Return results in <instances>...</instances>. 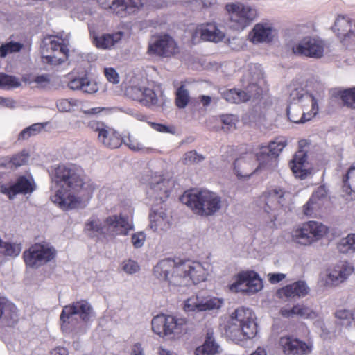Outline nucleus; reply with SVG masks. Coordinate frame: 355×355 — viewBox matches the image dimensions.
I'll return each instance as SVG.
<instances>
[{
    "mask_svg": "<svg viewBox=\"0 0 355 355\" xmlns=\"http://www.w3.org/2000/svg\"><path fill=\"white\" fill-rule=\"evenodd\" d=\"M51 201L62 210L84 207L83 198H91L95 185L84 170L76 164H62L53 173Z\"/></svg>",
    "mask_w": 355,
    "mask_h": 355,
    "instance_id": "1",
    "label": "nucleus"
},
{
    "mask_svg": "<svg viewBox=\"0 0 355 355\" xmlns=\"http://www.w3.org/2000/svg\"><path fill=\"white\" fill-rule=\"evenodd\" d=\"M153 274L157 279L167 282L171 288L174 290L206 279V272L202 266L189 260L175 261L172 259H162L154 267Z\"/></svg>",
    "mask_w": 355,
    "mask_h": 355,
    "instance_id": "2",
    "label": "nucleus"
},
{
    "mask_svg": "<svg viewBox=\"0 0 355 355\" xmlns=\"http://www.w3.org/2000/svg\"><path fill=\"white\" fill-rule=\"evenodd\" d=\"M91 304L80 300L63 307L60 319L62 332L72 337L84 334L94 318Z\"/></svg>",
    "mask_w": 355,
    "mask_h": 355,
    "instance_id": "3",
    "label": "nucleus"
},
{
    "mask_svg": "<svg viewBox=\"0 0 355 355\" xmlns=\"http://www.w3.org/2000/svg\"><path fill=\"white\" fill-rule=\"evenodd\" d=\"M225 330L226 338L237 344L252 339L258 331L252 311L243 306L236 309L230 313Z\"/></svg>",
    "mask_w": 355,
    "mask_h": 355,
    "instance_id": "4",
    "label": "nucleus"
},
{
    "mask_svg": "<svg viewBox=\"0 0 355 355\" xmlns=\"http://www.w3.org/2000/svg\"><path fill=\"white\" fill-rule=\"evenodd\" d=\"M263 78L261 66L250 64L241 78L243 89H231L223 92V98L232 103H245L250 99H257L262 94L259 83Z\"/></svg>",
    "mask_w": 355,
    "mask_h": 355,
    "instance_id": "5",
    "label": "nucleus"
},
{
    "mask_svg": "<svg viewBox=\"0 0 355 355\" xmlns=\"http://www.w3.org/2000/svg\"><path fill=\"white\" fill-rule=\"evenodd\" d=\"M134 226L129 217L120 214L107 217L103 223L96 217H91L85 225V230L90 237L101 236H125Z\"/></svg>",
    "mask_w": 355,
    "mask_h": 355,
    "instance_id": "6",
    "label": "nucleus"
},
{
    "mask_svg": "<svg viewBox=\"0 0 355 355\" xmlns=\"http://www.w3.org/2000/svg\"><path fill=\"white\" fill-rule=\"evenodd\" d=\"M180 201L201 216L213 215L220 208V198L216 193L206 189H191L185 191Z\"/></svg>",
    "mask_w": 355,
    "mask_h": 355,
    "instance_id": "7",
    "label": "nucleus"
},
{
    "mask_svg": "<svg viewBox=\"0 0 355 355\" xmlns=\"http://www.w3.org/2000/svg\"><path fill=\"white\" fill-rule=\"evenodd\" d=\"M151 324L155 334L170 338L179 337L187 329V321L184 318L164 314L154 317Z\"/></svg>",
    "mask_w": 355,
    "mask_h": 355,
    "instance_id": "8",
    "label": "nucleus"
},
{
    "mask_svg": "<svg viewBox=\"0 0 355 355\" xmlns=\"http://www.w3.org/2000/svg\"><path fill=\"white\" fill-rule=\"evenodd\" d=\"M225 9L229 16L230 28L238 31L244 30L258 15L254 8L241 3H227Z\"/></svg>",
    "mask_w": 355,
    "mask_h": 355,
    "instance_id": "9",
    "label": "nucleus"
},
{
    "mask_svg": "<svg viewBox=\"0 0 355 355\" xmlns=\"http://www.w3.org/2000/svg\"><path fill=\"white\" fill-rule=\"evenodd\" d=\"M55 249L49 243H35L24 251L23 257L27 266L37 268L53 260Z\"/></svg>",
    "mask_w": 355,
    "mask_h": 355,
    "instance_id": "10",
    "label": "nucleus"
},
{
    "mask_svg": "<svg viewBox=\"0 0 355 355\" xmlns=\"http://www.w3.org/2000/svg\"><path fill=\"white\" fill-rule=\"evenodd\" d=\"M263 282L257 272L250 270L239 273L235 282L229 286L232 292L252 295L263 288Z\"/></svg>",
    "mask_w": 355,
    "mask_h": 355,
    "instance_id": "11",
    "label": "nucleus"
},
{
    "mask_svg": "<svg viewBox=\"0 0 355 355\" xmlns=\"http://www.w3.org/2000/svg\"><path fill=\"white\" fill-rule=\"evenodd\" d=\"M88 127L98 133V141L106 148L115 149L123 143L120 134L102 121H90Z\"/></svg>",
    "mask_w": 355,
    "mask_h": 355,
    "instance_id": "12",
    "label": "nucleus"
},
{
    "mask_svg": "<svg viewBox=\"0 0 355 355\" xmlns=\"http://www.w3.org/2000/svg\"><path fill=\"white\" fill-rule=\"evenodd\" d=\"M178 52L174 39L168 34L153 37L148 43L147 53L150 55L169 58Z\"/></svg>",
    "mask_w": 355,
    "mask_h": 355,
    "instance_id": "13",
    "label": "nucleus"
},
{
    "mask_svg": "<svg viewBox=\"0 0 355 355\" xmlns=\"http://www.w3.org/2000/svg\"><path fill=\"white\" fill-rule=\"evenodd\" d=\"M258 160L257 155L252 153H245L239 157L234 158L233 162V171L237 178L249 179L254 173L264 168L263 163L259 162V166L254 169V166Z\"/></svg>",
    "mask_w": 355,
    "mask_h": 355,
    "instance_id": "14",
    "label": "nucleus"
},
{
    "mask_svg": "<svg viewBox=\"0 0 355 355\" xmlns=\"http://www.w3.org/2000/svg\"><path fill=\"white\" fill-rule=\"evenodd\" d=\"M327 232V227L317 221H309L293 233L294 240L302 245H309L322 237Z\"/></svg>",
    "mask_w": 355,
    "mask_h": 355,
    "instance_id": "15",
    "label": "nucleus"
},
{
    "mask_svg": "<svg viewBox=\"0 0 355 355\" xmlns=\"http://www.w3.org/2000/svg\"><path fill=\"white\" fill-rule=\"evenodd\" d=\"M331 28L344 46H355L354 19L347 15H338Z\"/></svg>",
    "mask_w": 355,
    "mask_h": 355,
    "instance_id": "16",
    "label": "nucleus"
},
{
    "mask_svg": "<svg viewBox=\"0 0 355 355\" xmlns=\"http://www.w3.org/2000/svg\"><path fill=\"white\" fill-rule=\"evenodd\" d=\"M99 5L110 12L124 17L133 13L143 5L142 0H96Z\"/></svg>",
    "mask_w": 355,
    "mask_h": 355,
    "instance_id": "17",
    "label": "nucleus"
},
{
    "mask_svg": "<svg viewBox=\"0 0 355 355\" xmlns=\"http://www.w3.org/2000/svg\"><path fill=\"white\" fill-rule=\"evenodd\" d=\"M292 51L297 55L320 58L323 55L324 43L318 38L306 36L293 45Z\"/></svg>",
    "mask_w": 355,
    "mask_h": 355,
    "instance_id": "18",
    "label": "nucleus"
},
{
    "mask_svg": "<svg viewBox=\"0 0 355 355\" xmlns=\"http://www.w3.org/2000/svg\"><path fill=\"white\" fill-rule=\"evenodd\" d=\"M173 185V181L169 179L156 175L152 178L146 194L150 200L159 205L168 198Z\"/></svg>",
    "mask_w": 355,
    "mask_h": 355,
    "instance_id": "19",
    "label": "nucleus"
},
{
    "mask_svg": "<svg viewBox=\"0 0 355 355\" xmlns=\"http://www.w3.org/2000/svg\"><path fill=\"white\" fill-rule=\"evenodd\" d=\"M222 304L220 299L217 297L202 298L197 295L187 299L184 302V310L186 312H199L219 309Z\"/></svg>",
    "mask_w": 355,
    "mask_h": 355,
    "instance_id": "20",
    "label": "nucleus"
},
{
    "mask_svg": "<svg viewBox=\"0 0 355 355\" xmlns=\"http://www.w3.org/2000/svg\"><path fill=\"white\" fill-rule=\"evenodd\" d=\"M286 146V140L283 137H277L271 141L267 146H263L261 151L257 154L259 162L263 163L264 167L266 166V160L270 161L275 166L277 165V158L280 153Z\"/></svg>",
    "mask_w": 355,
    "mask_h": 355,
    "instance_id": "21",
    "label": "nucleus"
},
{
    "mask_svg": "<svg viewBox=\"0 0 355 355\" xmlns=\"http://www.w3.org/2000/svg\"><path fill=\"white\" fill-rule=\"evenodd\" d=\"M286 146V140L283 137H277L271 141L267 146H263L261 151L257 154L259 162L263 163L264 167L266 166V160L270 161L275 166L277 165V158L280 153Z\"/></svg>",
    "mask_w": 355,
    "mask_h": 355,
    "instance_id": "22",
    "label": "nucleus"
},
{
    "mask_svg": "<svg viewBox=\"0 0 355 355\" xmlns=\"http://www.w3.org/2000/svg\"><path fill=\"white\" fill-rule=\"evenodd\" d=\"M35 189V185L33 181H31L24 175L19 176L16 182L11 185H1V192L8 196L10 199H13L17 194L31 193Z\"/></svg>",
    "mask_w": 355,
    "mask_h": 355,
    "instance_id": "23",
    "label": "nucleus"
},
{
    "mask_svg": "<svg viewBox=\"0 0 355 355\" xmlns=\"http://www.w3.org/2000/svg\"><path fill=\"white\" fill-rule=\"evenodd\" d=\"M279 345L286 354L306 355L311 352L312 345L293 336H284L279 340Z\"/></svg>",
    "mask_w": 355,
    "mask_h": 355,
    "instance_id": "24",
    "label": "nucleus"
},
{
    "mask_svg": "<svg viewBox=\"0 0 355 355\" xmlns=\"http://www.w3.org/2000/svg\"><path fill=\"white\" fill-rule=\"evenodd\" d=\"M288 101V105L291 106H295L297 103H300L303 107L310 103L312 116H315L318 112L319 108L317 100L312 94L302 87L291 89Z\"/></svg>",
    "mask_w": 355,
    "mask_h": 355,
    "instance_id": "25",
    "label": "nucleus"
},
{
    "mask_svg": "<svg viewBox=\"0 0 355 355\" xmlns=\"http://www.w3.org/2000/svg\"><path fill=\"white\" fill-rule=\"evenodd\" d=\"M67 83V87L73 91H80L83 93L92 94L98 92L97 83L87 76H74L69 75Z\"/></svg>",
    "mask_w": 355,
    "mask_h": 355,
    "instance_id": "26",
    "label": "nucleus"
},
{
    "mask_svg": "<svg viewBox=\"0 0 355 355\" xmlns=\"http://www.w3.org/2000/svg\"><path fill=\"white\" fill-rule=\"evenodd\" d=\"M128 94L134 101H139L143 105L150 107L158 103V98L155 91L148 87H131Z\"/></svg>",
    "mask_w": 355,
    "mask_h": 355,
    "instance_id": "27",
    "label": "nucleus"
},
{
    "mask_svg": "<svg viewBox=\"0 0 355 355\" xmlns=\"http://www.w3.org/2000/svg\"><path fill=\"white\" fill-rule=\"evenodd\" d=\"M149 217L150 228L155 232L166 231L171 225V216L162 207H153Z\"/></svg>",
    "mask_w": 355,
    "mask_h": 355,
    "instance_id": "28",
    "label": "nucleus"
},
{
    "mask_svg": "<svg viewBox=\"0 0 355 355\" xmlns=\"http://www.w3.org/2000/svg\"><path fill=\"white\" fill-rule=\"evenodd\" d=\"M273 28L267 23H258L248 34V40L254 44L268 43L273 39Z\"/></svg>",
    "mask_w": 355,
    "mask_h": 355,
    "instance_id": "29",
    "label": "nucleus"
},
{
    "mask_svg": "<svg viewBox=\"0 0 355 355\" xmlns=\"http://www.w3.org/2000/svg\"><path fill=\"white\" fill-rule=\"evenodd\" d=\"M327 199V191L324 186H320L313 193L307 203L304 206V213L306 216H312L319 211Z\"/></svg>",
    "mask_w": 355,
    "mask_h": 355,
    "instance_id": "30",
    "label": "nucleus"
},
{
    "mask_svg": "<svg viewBox=\"0 0 355 355\" xmlns=\"http://www.w3.org/2000/svg\"><path fill=\"white\" fill-rule=\"evenodd\" d=\"M309 288L305 282L299 280L293 284H288L277 291V295L279 297H303L309 292Z\"/></svg>",
    "mask_w": 355,
    "mask_h": 355,
    "instance_id": "31",
    "label": "nucleus"
},
{
    "mask_svg": "<svg viewBox=\"0 0 355 355\" xmlns=\"http://www.w3.org/2000/svg\"><path fill=\"white\" fill-rule=\"evenodd\" d=\"M123 35V33L122 31L94 35L93 42L98 49H109L118 44L121 40Z\"/></svg>",
    "mask_w": 355,
    "mask_h": 355,
    "instance_id": "32",
    "label": "nucleus"
},
{
    "mask_svg": "<svg viewBox=\"0 0 355 355\" xmlns=\"http://www.w3.org/2000/svg\"><path fill=\"white\" fill-rule=\"evenodd\" d=\"M196 35H200L203 40L217 42L222 38L221 32L214 23H207L198 26L195 32Z\"/></svg>",
    "mask_w": 355,
    "mask_h": 355,
    "instance_id": "33",
    "label": "nucleus"
},
{
    "mask_svg": "<svg viewBox=\"0 0 355 355\" xmlns=\"http://www.w3.org/2000/svg\"><path fill=\"white\" fill-rule=\"evenodd\" d=\"M17 310L15 305L0 297V319L12 326L17 320Z\"/></svg>",
    "mask_w": 355,
    "mask_h": 355,
    "instance_id": "34",
    "label": "nucleus"
},
{
    "mask_svg": "<svg viewBox=\"0 0 355 355\" xmlns=\"http://www.w3.org/2000/svg\"><path fill=\"white\" fill-rule=\"evenodd\" d=\"M353 268L350 265L341 263L336 265L332 270L327 274V281L334 284H338L345 280L352 274Z\"/></svg>",
    "mask_w": 355,
    "mask_h": 355,
    "instance_id": "35",
    "label": "nucleus"
},
{
    "mask_svg": "<svg viewBox=\"0 0 355 355\" xmlns=\"http://www.w3.org/2000/svg\"><path fill=\"white\" fill-rule=\"evenodd\" d=\"M306 154L303 151L297 152L290 162V167L295 177L304 179L308 174L304 165L306 161Z\"/></svg>",
    "mask_w": 355,
    "mask_h": 355,
    "instance_id": "36",
    "label": "nucleus"
},
{
    "mask_svg": "<svg viewBox=\"0 0 355 355\" xmlns=\"http://www.w3.org/2000/svg\"><path fill=\"white\" fill-rule=\"evenodd\" d=\"M44 47L42 49V53H44L45 50L49 51V50L53 53L68 55L69 49L67 46L62 42H59L55 37L48 36L43 40Z\"/></svg>",
    "mask_w": 355,
    "mask_h": 355,
    "instance_id": "37",
    "label": "nucleus"
},
{
    "mask_svg": "<svg viewBox=\"0 0 355 355\" xmlns=\"http://www.w3.org/2000/svg\"><path fill=\"white\" fill-rule=\"evenodd\" d=\"M218 347L219 345L216 343L213 333L208 331L204 344L195 349L194 355H214L218 352Z\"/></svg>",
    "mask_w": 355,
    "mask_h": 355,
    "instance_id": "38",
    "label": "nucleus"
},
{
    "mask_svg": "<svg viewBox=\"0 0 355 355\" xmlns=\"http://www.w3.org/2000/svg\"><path fill=\"white\" fill-rule=\"evenodd\" d=\"M287 116L288 119L296 123H303L309 120L315 116H312L311 110L309 112L306 113L303 112L301 113L300 110H297L295 106L288 105L286 109Z\"/></svg>",
    "mask_w": 355,
    "mask_h": 355,
    "instance_id": "39",
    "label": "nucleus"
},
{
    "mask_svg": "<svg viewBox=\"0 0 355 355\" xmlns=\"http://www.w3.org/2000/svg\"><path fill=\"white\" fill-rule=\"evenodd\" d=\"M337 248L340 252L343 254L353 253L355 252V234H349L345 238H342Z\"/></svg>",
    "mask_w": 355,
    "mask_h": 355,
    "instance_id": "40",
    "label": "nucleus"
},
{
    "mask_svg": "<svg viewBox=\"0 0 355 355\" xmlns=\"http://www.w3.org/2000/svg\"><path fill=\"white\" fill-rule=\"evenodd\" d=\"M47 123H36L24 128L19 135V140H26L38 135L46 126Z\"/></svg>",
    "mask_w": 355,
    "mask_h": 355,
    "instance_id": "41",
    "label": "nucleus"
},
{
    "mask_svg": "<svg viewBox=\"0 0 355 355\" xmlns=\"http://www.w3.org/2000/svg\"><path fill=\"white\" fill-rule=\"evenodd\" d=\"M336 95L339 96L343 104L347 107L355 108V87L338 91Z\"/></svg>",
    "mask_w": 355,
    "mask_h": 355,
    "instance_id": "42",
    "label": "nucleus"
},
{
    "mask_svg": "<svg viewBox=\"0 0 355 355\" xmlns=\"http://www.w3.org/2000/svg\"><path fill=\"white\" fill-rule=\"evenodd\" d=\"M79 101L76 98H60L56 101V107L60 112H71L78 105Z\"/></svg>",
    "mask_w": 355,
    "mask_h": 355,
    "instance_id": "43",
    "label": "nucleus"
},
{
    "mask_svg": "<svg viewBox=\"0 0 355 355\" xmlns=\"http://www.w3.org/2000/svg\"><path fill=\"white\" fill-rule=\"evenodd\" d=\"M175 104L178 107L183 109L187 107L189 102L190 96L189 91L184 85H181L178 88L175 93Z\"/></svg>",
    "mask_w": 355,
    "mask_h": 355,
    "instance_id": "44",
    "label": "nucleus"
},
{
    "mask_svg": "<svg viewBox=\"0 0 355 355\" xmlns=\"http://www.w3.org/2000/svg\"><path fill=\"white\" fill-rule=\"evenodd\" d=\"M21 250V244L3 243L0 250V252L6 256L17 257L19 254Z\"/></svg>",
    "mask_w": 355,
    "mask_h": 355,
    "instance_id": "45",
    "label": "nucleus"
},
{
    "mask_svg": "<svg viewBox=\"0 0 355 355\" xmlns=\"http://www.w3.org/2000/svg\"><path fill=\"white\" fill-rule=\"evenodd\" d=\"M21 85V83L15 76L0 73V87L1 88H16Z\"/></svg>",
    "mask_w": 355,
    "mask_h": 355,
    "instance_id": "46",
    "label": "nucleus"
},
{
    "mask_svg": "<svg viewBox=\"0 0 355 355\" xmlns=\"http://www.w3.org/2000/svg\"><path fill=\"white\" fill-rule=\"evenodd\" d=\"M22 45L19 42H10L3 44L0 47V56L5 58L9 53L19 51Z\"/></svg>",
    "mask_w": 355,
    "mask_h": 355,
    "instance_id": "47",
    "label": "nucleus"
},
{
    "mask_svg": "<svg viewBox=\"0 0 355 355\" xmlns=\"http://www.w3.org/2000/svg\"><path fill=\"white\" fill-rule=\"evenodd\" d=\"M318 313L310 307L303 304H298L297 316L304 318L314 320L318 317Z\"/></svg>",
    "mask_w": 355,
    "mask_h": 355,
    "instance_id": "48",
    "label": "nucleus"
},
{
    "mask_svg": "<svg viewBox=\"0 0 355 355\" xmlns=\"http://www.w3.org/2000/svg\"><path fill=\"white\" fill-rule=\"evenodd\" d=\"M204 159L205 157L202 155L197 153L196 150H191L184 154L183 163L187 165H190L199 163L204 160Z\"/></svg>",
    "mask_w": 355,
    "mask_h": 355,
    "instance_id": "49",
    "label": "nucleus"
},
{
    "mask_svg": "<svg viewBox=\"0 0 355 355\" xmlns=\"http://www.w3.org/2000/svg\"><path fill=\"white\" fill-rule=\"evenodd\" d=\"M57 53L44 55H42V62L47 63L51 65L56 66L63 63L67 59L68 55H62L60 57H58Z\"/></svg>",
    "mask_w": 355,
    "mask_h": 355,
    "instance_id": "50",
    "label": "nucleus"
},
{
    "mask_svg": "<svg viewBox=\"0 0 355 355\" xmlns=\"http://www.w3.org/2000/svg\"><path fill=\"white\" fill-rule=\"evenodd\" d=\"M123 143L133 151L145 150L148 151V148H145L143 144L137 139L128 136L126 139H122Z\"/></svg>",
    "mask_w": 355,
    "mask_h": 355,
    "instance_id": "51",
    "label": "nucleus"
},
{
    "mask_svg": "<svg viewBox=\"0 0 355 355\" xmlns=\"http://www.w3.org/2000/svg\"><path fill=\"white\" fill-rule=\"evenodd\" d=\"M140 269L138 263L132 259L125 260L122 263V270L129 275H132L138 272Z\"/></svg>",
    "mask_w": 355,
    "mask_h": 355,
    "instance_id": "52",
    "label": "nucleus"
},
{
    "mask_svg": "<svg viewBox=\"0 0 355 355\" xmlns=\"http://www.w3.org/2000/svg\"><path fill=\"white\" fill-rule=\"evenodd\" d=\"M146 241V234L141 231L132 234L131 242L135 248H141Z\"/></svg>",
    "mask_w": 355,
    "mask_h": 355,
    "instance_id": "53",
    "label": "nucleus"
},
{
    "mask_svg": "<svg viewBox=\"0 0 355 355\" xmlns=\"http://www.w3.org/2000/svg\"><path fill=\"white\" fill-rule=\"evenodd\" d=\"M352 175H355V168L351 167L343 179V191L347 193H350L352 191L351 186L348 182Z\"/></svg>",
    "mask_w": 355,
    "mask_h": 355,
    "instance_id": "54",
    "label": "nucleus"
},
{
    "mask_svg": "<svg viewBox=\"0 0 355 355\" xmlns=\"http://www.w3.org/2000/svg\"><path fill=\"white\" fill-rule=\"evenodd\" d=\"M237 119L234 115H223V130L226 128L228 130L236 129Z\"/></svg>",
    "mask_w": 355,
    "mask_h": 355,
    "instance_id": "55",
    "label": "nucleus"
},
{
    "mask_svg": "<svg viewBox=\"0 0 355 355\" xmlns=\"http://www.w3.org/2000/svg\"><path fill=\"white\" fill-rule=\"evenodd\" d=\"M104 74L109 82L113 84L119 83V76L118 73L114 68H105Z\"/></svg>",
    "mask_w": 355,
    "mask_h": 355,
    "instance_id": "56",
    "label": "nucleus"
},
{
    "mask_svg": "<svg viewBox=\"0 0 355 355\" xmlns=\"http://www.w3.org/2000/svg\"><path fill=\"white\" fill-rule=\"evenodd\" d=\"M334 315L338 320H347L350 322L353 317V311L339 309L335 312Z\"/></svg>",
    "mask_w": 355,
    "mask_h": 355,
    "instance_id": "57",
    "label": "nucleus"
},
{
    "mask_svg": "<svg viewBox=\"0 0 355 355\" xmlns=\"http://www.w3.org/2000/svg\"><path fill=\"white\" fill-rule=\"evenodd\" d=\"M217 3V0H193L192 3L194 6L200 9H207L213 7Z\"/></svg>",
    "mask_w": 355,
    "mask_h": 355,
    "instance_id": "58",
    "label": "nucleus"
},
{
    "mask_svg": "<svg viewBox=\"0 0 355 355\" xmlns=\"http://www.w3.org/2000/svg\"><path fill=\"white\" fill-rule=\"evenodd\" d=\"M27 157L24 154H18L12 157L10 162L16 167L25 164L27 162Z\"/></svg>",
    "mask_w": 355,
    "mask_h": 355,
    "instance_id": "59",
    "label": "nucleus"
},
{
    "mask_svg": "<svg viewBox=\"0 0 355 355\" xmlns=\"http://www.w3.org/2000/svg\"><path fill=\"white\" fill-rule=\"evenodd\" d=\"M153 128L159 132L172 134L175 133V128L173 127L167 126L163 124L153 123Z\"/></svg>",
    "mask_w": 355,
    "mask_h": 355,
    "instance_id": "60",
    "label": "nucleus"
},
{
    "mask_svg": "<svg viewBox=\"0 0 355 355\" xmlns=\"http://www.w3.org/2000/svg\"><path fill=\"white\" fill-rule=\"evenodd\" d=\"M33 81L41 87H46L50 83L49 76L48 74L37 76Z\"/></svg>",
    "mask_w": 355,
    "mask_h": 355,
    "instance_id": "61",
    "label": "nucleus"
},
{
    "mask_svg": "<svg viewBox=\"0 0 355 355\" xmlns=\"http://www.w3.org/2000/svg\"><path fill=\"white\" fill-rule=\"evenodd\" d=\"M268 280L271 284H277L286 277V275L280 272L268 274Z\"/></svg>",
    "mask_w": 355,
    "mask_h": 355,
    "instance_id": "62",
    "label": "nucleus"
},
{
    "mask_svg": "<svg viewBox=\"0 0 355 355\" xmlns=\"http://www.w3.org/2000/svg\"><path fill=\"white\" fill-rule=\"evenodd\" d=\"M131 355H145L141 343H137L132 345Z\"/></svg>",
    "mask_w": 355,
    "mask_h": 355,
    "instance_id": "63",
    "label": "nucleus"
},
{
    "mask_svg": "<svg viewBox=\"0 0 355 355\" xmlns=\"http://www.w3.org/2000/svg\"><path fill=\"white\" fill-rule=\"evenodd\" d=\"M68 350L64 347H58L51 352V355H68Z\"/></svg>",
    "mask_w": 355,
    "mask_h": 355,
    "instance_id": "64",
    "label": "nucleus"
}]
</instances>
